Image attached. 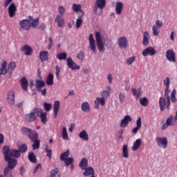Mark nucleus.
<instances>
[{
  "label": "nucleus",
  "instance_id": "obj_1",
  "mask_svg": "<svg viewBox=\"0 0 177 177\" xmlns=\"http://www.w3.org/2000/svg\"><path fill=\"white\" fill-rule=\"evenodd\" d=\"M104 8H106V0H96L93 6V13L100 16Z\"/></svg>",
  "mask_w": 177,
  "mask_h": 177
},
{
  "label": "nucleus",
  "instance_id": "obj_2",
  "mask_svg": "<svg viewBox=\"0 0 177 177\" xmlns=\"http://www.w3.org/2000/svg\"><path fill=\"white\" fill-rule=\"evenodd\" d=\"M21 133L24 135V136H28L29 139H34V137L35 138L38 133L35 130H31L26 127H22L21 128Z\"/></svg>",
  "mask_w": 177,
  "mask_h": 177
},
{
  "label": "nucleus",
  "instance_id": "obj_3",
  "mask_svg": "<svg viewBox=\"0 0 177 177\" xmlns=\"http://www.w3.org/2000/svg\"><path fill=\"white\" fill-rule=\"evenodd\" d=\"M171 106V100L167 99L164 97H160L159 99V107L160 111H164L165 109L169 110V107Z\"/></svg>",
  "mask_w": 177,
  "mask_h": 177
},
{
  "label": "nucleus",
  "instance_id": "obj_4",
  "mask_svg": "<svg viewBox=\"0 0 177 177\" xmlns=\"http://www.w3.org/2000/svg\"><path fill=\"white\" fill-rule=\"evenodd\" d=\"M95 41L99 52H104V44H103L100 32H95Z\"/></svg>",
  "mask_w": 177,
  "mask_h": 177
},
{
  "label": "nucleus",
  "instance_id": "obj_5",
  "mask_svg": "<svg viewBox=\"0 0 177 177\" xmlns=\"http://www.w3.org/2000/svg\"><path fill=\"white\" fill-rule=\"evenodd\" d=\"M35 85L37 91L39 92V93H41L42 96H46L47 93L46 88L42 90L44 86H45V82L41 80H37Z\"/></svg>",
  "mask_w": 177,
  "mask_h": 177
},
{
  "label": "nucleus",
  "instance_id": "obj_6",
  "mask_svg": "<svg viewBox=\"0 0 177 177\" xmlns=\"http://www.w3.org/2000/svg\"><path fill=\"white\" fill-rule=\"evenodd\" d=\"M118 46L120 49H127L128 47V39L123 36L118 39Z\"/></svg>",
  "mask_w": 177,
  "mask_h": 177
},
{
  "label": "nucleus",
  "instance_id": "obj_7",
  "mask_svg": "<svg viewBox=\"0 0 177 177\" xmlns=\"http://www.w3.org/2000/svg\"><path fill=\"white\" fill-rule=\"evenodd\" d=\"M156 143L159 147L162 149H167V146H168V140L165 137H158L156 138Z\"/></svg>",
  "mask_w": 177,
  "mask_h": 177
},
{
  "label": "nucleus",
  "instance_id": "obj_8",
  "mask_svg": "<svg viewBox=\"0 0 177 177\" xmlns=\"http://www.w3.org/2000/svg\"><path fill=\"white\" fill-rule=\"evenodd\" d=\"M166 59L171 63H175L176 62V55L175 51L172 49H169L166 52Z\"/></svg>",
  "mask_w": 177,
  "mask_h": 177
},
{
  "label": "nucleus",
  "instance_id": "obj_9",
  "mask_svg": "<svg viewBox=\"0 0 177 177\" xmlns=\"http://www.w3.org/2000/svg\"><path fill=\"white\" fill-rule=\"evenodd\" d=\"M157 54V50L153 47H148L142 50V55L145 57L146 56H154Z\"/></svg>",
  "mask_w": 177,
  "mask_h": 177
},
{
  "label": "nucleus",
  "instance_id": "obj_10",
  "mask_svg": "<svg viewBox=\"0 0 177 177\" xmlns=\"http://www.w3.org/2000/svg\"><path fill=\"white\" fill-rule=\"evenodd\" d=\"M66 64L68 68H71V70H80V68H81V66L75 64L71 57H68L66 59Z\"/></svg>",
  "mask_w": 177,
  "mask_h": 177
},
{
  "label": "nucleus",
  "instance_id": "obj_11",
  "mask_svg": "<svg viewBox=\"0 0 177 177\" xmlns=\"http://www.w3.org/2000/svg\"><path fill=\"white\" fill-rule=\"evenodd\" d=\"M19 26L22 30H25V31H28L30 28H31V22L28 19H23L20 21Z\"/></svg>",
  "mask_w": 177,
  "mask_h": 177
},
{
  "label": "nucleus",
  "instance_id": "obj_12",
  "mask_svg": "<svg viewBox=\"0 0 177 177\" xmlns=\"http://www.w3.org/2000/svg\"><path fill=\"white\" fill-rule=\"evenodd\" d=\"M88 42H89V46H90L92 52H93V53H96V52H97V50H96V43L95 41V38H93V34L89 35Z\"/></svg>",
  "mask_w": 177,
  "mask_h": 177
},
{
  "label": "nucleus",
  "instance_id": "obj_13",
  "mask_svg": "<svg viewBox=\"0 0 177 177\" xmlns=\"http://www.w3.org/2000/svg\"><path fill=\"white\" fill-rule=\"evenodd\" d=\"M25 118L28 122H34V121H35V120L37 119L35 111H34V109L32 110V111L30 113L26 115Z\"/></svg>",
  "mask_w": 177,
  "mask_h": 177
},
{
  "label": "nucleus",
  "instance_id": "obj_14",
  "mask_svg": "<svg viewBox=\"0 0 177 177\" xmlns=\"http://www.w3.org/2000/svg\"><path fill=\"white\" fill-rule=\"evenodd\" d=\"M31 142H33L32 144V150H37L39 149V146L41 145V140L38 139V133L36 136H33V139H30Z\"/></svg>",
  "mask_w": 177,
  "mask_h": 177
},
{
  "label": "nucleus",
  "instance_id": "obj_15",
  "mask_svg": "<svg viewBox=\"0 0 177 177\" xmlns=\"http://www.w3.org/2000/svg\"><path fill=\"white\" fill-rule=\"evenodd\" d=\"M6 162L8 163L7 168L10 169H14V168L17 165V160L12 158L10 156L8 157V159L5 160Z\"/></svg>",
  "mask_w": 177,
  "mask_h": 177
},
{
  "label": "nucleus",
  "instance_id": "obj_16",
  "mask_svg": "<svg viewBox=\"0 0 177 177\" xmlns=\"http://www.w3.org/2000/svg\"><path fill=\"white\" fill-rule=\"evenodd\" d=\"M15 91H10V92L8 93L7 102L8 104H10L11 106H13V104H15Z\"/></svg>",
  "mask_w": 177,
  "mask_h": 177
},
{
  "label": "nucleus",
  "instance_id": "obj_17",
  "mask_svg": "<svg viewBox=\"0 0 177 177\" xmlns=\"http://www.w3.org/2000/svg\"><path fill=\"white\" fill-rule=\"evenodd\" d=\"M17 11V7L15 5V3H12L8 7V14L10 17H15L16 12Z\"/></svg>",
  "mask_w": 177,
  "mask_h": 177
},
{
  "label": "nucleus",
  "instance_id": "obj_18",
  "mask_svg": "<svg viewBox=\"0 0 177 177\" xmlns=\"http://www.w3.org/2000/svg\"><path fill=\"white\" fill-rule=\"evenodd\" d=\"M21 52H24L26 56H31L32 55V48L29 45L25 44L21 48Z\"/></svg>",
  "mask_w": 177,
  "mask_h": 177
},
{
  "label": "nucleus",
  "instance_id": "obj_19",
  "mask_svg": "<svg viewBox=\"0 0 177 177\" xmlns=\"http://www.w3.org/2000/svg\"><path fill=\"white\" fill-rule=\"evenodd\" d=\"M124 9V3L119 1L117 2L115 6V12L116 15H121L122 13V10Z\"/></svg>",
  "mask_w": 177,
  "mask_h": 177
},
{
  "label": "nucleus",
  "instance_id": "obj_20",
  "mask_svg": "<svg viewBox=\"0 0 177 177\" xmlns=\"http://www.w3.org/2000/svg\"><path fill=\"white\" fill-rule=\"evenodd\" d=\"M99 104L104 106V104H106V99L103 98L102 97H97L94 102L95 109H99Z\"/></svg>",
  "mask_w": 177,
  "mask_h": 177
},
{
  "label": "nucleus",
  "instance_id": "obj_21",
  "mask_svg": "<svg viewBox=\"0 0 177 177\" xmlns=\"http://www.w3.org/2000/svg\"><path fill=\"white\" fill-rule=\"evenodd\" d=\"M131 121H132V118H131V116L125 115L120 122L121 128H125V127H127L129 122H131Z\"/></svg>",
  "mask_w": 177,
  "mask_h": 177
},
{
  "label": "nucleus",
  "instance_id": "obj_22",
  "mask_svg": "<svg viewBox=\"0 0 177 177\" xmlns=\"http://www.w3.org/2000/svg\"><path fill=\"white\" fill-rule=\"evenodd\" d=\"M39 59L41 63H44V62H48V60H49V52L41 51L39 53Z\"/></svg>",
  "mask_w": 177,
  "mask_h": 177
},
{
  "label": "nucleus",
  "instance_id": "obj_23",
  "mask_svg": "<svg viewBox=\"0 0 177 177\" xmlns=\"http://www.w3.org/2000/svg\"><path fill=\"white\" fill-rule=\"evenodd\" d=\"M8 63L3 61L0 67V75H6L8 74V68H6Z\"/></svg>",
  "mask_w": 177,
  "mask_h": 177
},
{
  "label": "nucleus",
  "instance_id": "obj_24",
  "mask_svg": "<svg viewBox=\"0 0 177 177\" xmlns=\"http://www.w3.org/2000/svg\"><path fill=\"white\" fill-rule=\"evenodd\" d=\"M59 109H60V102L55 101L53 104V112H54L55 118H57V113H59Z\"/></svg>",
  "mask_w": 177,
  "mask_h": 177
},
{
  "label": "nucleus",
  "instance_id": "obj_25",
  "mask_svg": "<svg viewBox=\"0 0 177 177\" xmlns=\"http://www.w3.org/2000/svg\"><path fill=\"white\" fill-rule=\"evenodd\" d=\"M21 86L24 91H28V80L26 77H24L20 80Z\"/></svg>",
  "mask_w": 177,
  "mask_h": 177
},
{
  "label": "nucleus",
  "instance_id": "obj_26",
  "mask_svg": "<svg viewBox=\"0 0 177 177\" xmlns=\"http://www.w3.org/2000/svg\"><path fill=\"white\" fill-rule=\"evenodd\" d=\"M55 21L57 23L58 27H63L64 26V19L60 15L56 17Z\"/></svg>",
  "mask_w": 177,
  "mask_h": 177
},
{
  "label": "nucleus",
  "instance_id": "obj_27",
  "mask_svg": "<svg viewBox=\"0 0 177 177\" xmlns=\"http://www.w3.org/2000/svg\"><path fill=\"white\" fill-rule=\"evenodd\" d=\"M142 128V118H138L136 120V127L133 129V133H138V129Z\"/></svg>",
  "mask_w": 177,
  "mask_h": 177
},
{
  "label": "nucleus",
  "instance_id": "obj_28",
  "mask_svg": "<svg viewBox=\"0 0 177 177\" xmlns=\"http://www.w3.org/2000/svg\"><path fill=\"white\" fill-rule=\"evenodd\" d=\"M10 153V148H9V146H4L3 147V153L4 155V160L9 159Z\"/></svg>",
  "mask_w": 177,
  "mask_h": 177
},
{
  "label": "nucleus",
  "instance_id": "obj_29",
  "mask_svg": "<svg viewBox=\"0 0 177 177\" xmlns=\"http://www.w3.org/2000/svg\"><path fill=\"white\" fill-rule=\"evenodd\" d=\"M62 174L59 171L58 168H55L52 169L50 172V177H61Z\"/></svg>",
  "mask_w": 177,
  "mask_h": 177
},
{
  "label": "nucleus",
  "instance_id": "obj_30",
  "mask_svg": "<svg viewBox=\"0 0 177 177\" xmlns=\"http://www.w3.org/2000/svg\"><path fill=\"white\" fill-rule=\"evenodd\" d=\"M79 167L82 170L86 169V168H88V159H86V158H83L79 164Z\"/></svg>",
  "mask_w": 177,
  "mask_h": 177
},
{
  "label": "nucleus",
  "instance_id": "obj_31",
  "mask_svg": "<svg viewBox=\"0 0 177 177\" xmlns=\"http://www.w3.org/2000/svg\"><path fill=\"white\" fill-rule=\"evenodd\" d=\"M9 154L10 157H14V158H19L21 156V153L17 149H11Z\"/></svg>",
  "mask_w": 177,
  "mask_h": 177
},
{
  "label": "nucleus",
  "instance_id": "obj_32",
  "mask_svg": "<svg viewBox=\"0 0 177 177\" xmlns=\"http://www.w3.org/2000/svg\"><path fill=\"white\" fill-rule=\"evenodd\" d=\"M14 70H16V62H11L8 66V71L10 74V77H12V73H13Z\"/></svg>",
  "mask_w": 177,
  "mask_h": 177
},
{
  "label": "nucleus",
  "instance_id": "obj_33",
  "mask_svg": "<svg viewBox=\"0 0 177 177\" xmlns=\"http://www.w3.org/2000/svg\"><path fill=\"white\" fill-rule=\"evenodd\" d=\"M149 32L145 31L143 33V40H142V45H144V46H147V45H149Z\"/></svg>",
  "mask_w": 177,
  "mask_h": 177
},
{
  "label": "nucleus",
  "instance_id": "obj_34",
  "mask_svg": "<svg viewBox=\"0 0 177 177\" xmlns=\"http://www.w3.org/2000/svg\"><path fill=\"white\" fill-rule=\"evenodd\" d=\"M142 145V140L140 138L137 139L134 142L133 145L132 147L133 151H136L139 147H140V145Z\"/></svg>",
  "mask_w": 177,
  "mask_h": 177
},
{
  "label": "nucleus",
  "instance_id": "obj_35",
  "mask_svg": "<svg viewBox=\"0 0 177 177\" xmlns=\"http://www.w3.org/2000/svg\"><path fill=\"white\" fill-rule=\"evenodd\" d=\"M79 137L80 139H82L83 140H89V136L88 135V133L85 130H82L79 133Z\"/></svg>",
  "mask_w": 177,
  "mask_h": 177
},
{
  "label": "nucleus",
  "instance_id": "obj_36",
  "mask_svg": "<svg viewBox=\"0 0 177 177\" xmlns=\"http://www.w3.org/2000/svg\"><path fill=\"white\" fill-rule=\"evenodd\" d=\"M131 92H132L133 96H136V100H138L139 99V97H140V95L142 93V90L140 88H139L138 90H136V88H133L131 89Z\"/></svg>",
  "mask_w": 177,
  "mask_h": 177
},
{
  "label": "nucleus",
  "instance_id": "obj_37",
  "mask_svg": "<svg viewBox=\"0 0 177 177\" xmlns=\"http://www.w3.org/2000/svg\"><path fill=\"white\" fill-rule=\"evenodd\" d=\"M53 78H54L53 74L50 73L46 77V85H48V86L53 85L54 84Z\"/></svg>",
  "mask_w": 177,
  "mask_h": 177
},
{
  "label": "nucleus",
  "instance_id": "obj_38",
  "mask_svg": "<svg viewBox=\"0 0 177 177\" xmlns=\"http://www.w3.org/2000/svg\"><path fill=\"white\" fill-rule=\"evenodd\" d=\"M140 104L143 107H147L149 106V100L146 97H143L139 99Z\"/></svg>",
  "mask_w": 177,
  "mask_h": 177
},
{
  "label": "nucleus",
  "instance_id": "obj_39",
  "mask_svg": "<svg viewBox=\"0 0 177 177\" xmlns=\"http://www.w3.org/2000/svg\"><path fill=\"white\" fill-rule=\"evenodd\" d=\"M84 17V12L80 11L79 19L76 21V28H80L82 24V17Z\"/></svg>",
  "mask_w": 177,
  "mask_h": 177
},
{
  "label": "nucleus",
  "instance_id": "obj_40",
  "mask_svg": "<svg viewBox=\"0 0 177 177\" xmlns=\"http://www.w3.org/2000/svg\"><path fill=\"white\" fill-rule=\"evenodd\" d=\"M122 157L128 158L129 157V152L128 151V145H125L122 147Z\"/></svg>",
  "mask_w": 177,
  "mask_h": 177
},
{
  "label": "nucleus",
  "instance_id": "obj_41",
  "mask_svg": "<svg viewBox=\"0 0 177 177\" xmlns=\"http://www.w3.org/2000/svg\"><path fill=\"white\" fill-rule=\"evenodd\" d=\"M82 110L84 111V113H88V111H91V107L89 106V103L85 102L82 104Z\"/></svg>",
  "mask_w": 177,
  "mask_h": 177
},
{
  "label": "nucleus",
  "instance_id": "obj_42",
  "mask_svg": "<svg viewBox=\"0 0 177 177\" xmlns=\"http://www.w3.org/2000/svg\"><path fill=\"white\" fill-rule=\"evenodd\" d=\"M4 177H13V172L9 167H5L4 168Z\"/></svg>",
  "mask_w": 177,
  "mask_h": 177
},
{
  "label": "nucleus",
  "instance_id": "obj_43",
  "mask_svg": "<svg viewBox=\"0 0 177 177\" xmlns=\"http://www.w3.org/2000/svg\"><path fill=\"white\" fill-rule=\"evenodd\" d=\"M28 160L30 162L35 164L37 162V157L34 155V152L31 151L28 154Z\"/></svg>",
  "mask_w": 177,
  "mask_h": 177
},
{
  "label": "nucleus",
  "instance_id": "obj_44",
  "mask_svg": "<svg viewBox=\"0 0 177 177\" xmlns=\"http://www.w3.org/2000/svg\"><path fill=\"white\" fill-rule=\"evenodd\" d=\"M70 156V151L67 149L66 152H64L60 156V160L61 161H64L65 160H67V157Z\"/></svg>",
  "mask_w": 177,
  "mask_h": 177
},
{
  "label": "nucleus",
  "instance_id": "obj_45",
  "mask_svg": "<svg viewBox=\"0 0 177 177\" xmlns=\"http://www.w3.org/2000/svg\"><path fill=\"white\" fill-rule=\"evenodd\" d=\"M56 57L57 59H58V60H66V59H67V53H58Z\"/></svg>",
  "mask_w": 177,
  "mask_h": 177
},
{
  "label": "nucleus",
  "instance_id": "obj_46",
  "mask_svg": "<svg viewBox=\"0 0 177 177\" xmlns=\"http://www.w3.org/2000/svg\"><path fill=\"white\" fill-rule=\"evenodd\" d=\"M171 100L172 103H176V89H174L171 93Z\"/></svg>",
  "mask_w": 177,
  "mask_h": 177
},
{
  "label": "nucleus",
  "instance_id": "obj_47",
  "mask_svg": "<svg viewBox=\"0 0 177 177\" xmlns=\"http://www.w3.org/2000/svg\"><path fill=\"white\" fill-rule=\"evenodd\" d=\"M101 96L102 98L105 99L106 100L107 98L110 97V91H108L106 90H104L101 92Z\"/></svg>",
  "mask_w": 177,
  "mask_h": 177
},
{
  "label": "nucleus",
  "instance_id": "obj_48",
  "mask_svg": "<svg viewBox=\"0 0 177 177\" xmlns=\"http://www.w3.org/2000/svg\"><path fill=\"white\" fill-rule=\"evenodd\" d=\"M62 139L64 140H68V134L67 133V129L66 127H63L62 129Z\"/></svg>",
  "mask_w": 177,
  "mask_h": 177
},
{
  "label": "nucleus",
  "instance_id": "obj_49",
  "mask_svg": "<svg viewBox=\"0 0 177 177\" xmlns=\"http://www.w3.org/2000/svg\"><path fill=\"white\" fill-rule=\"evenodd\" d=\"M33 111H35V115L37 114L38 117H40L43 115V114H45V113H44V111H42V109H41L40 108L35 107L33 109Z\"/></svg>",
  "mask_w": 177,
  "mask_h": 177
},
{
  "label": "nucleus",
  "instance_id": "obj_50",
  "mask_svg": "<svg viewBox=\"0 0 177 177\" xmlns=\"http://www.w3.org/2000/svg\"><path fill=\"white\" fill-rule=\"evenodd\" d=\"M28 150V147H27V145L26 144H22L19 148V151L21 153H26V151H27Z\"/></svg>",
  "mask_w": 177,
  "mask_h": 177
},
{
  "label": "nucleus",
  "instance_id": "obj_51",
  "mask_svg": "<svg viewBox=\"0 0 177 177\" xmlns=\"http://www.w3.org/2000/svg\"><path fill=\"white\" fill-rule=\"evenodd\" d=\"M73 9L74 12H82V10H81V5H80V4L73 3Z\"/></svg>",
  "mask_w": 177,
  "mask_h": 177
},
{
  "label": "nucleus",
  "instance_id": "obj_52",
  "mask_svg": "<svg viewBox=\"0 0 177 177\" xmlns=\"http://www.w3.org/2000/svg\"><path fill=\"white\" fill-rule=\"evenodd\" d=\"M44 109L46 111H50L52 110V104L45 102L44 104Z\"/></svg>",
  "mask_w": 177,
  "mask_h": 177
},
{
  "label": "nucleus",
  "instance_id": "obj_53",
  "mask_svg": "<svg viewBox=\"0 0 177 177\" xmlns=\"http://www.w3.org/2000/svg\"><path fill=\"white\" fill-rule=\"evenodd\" d=\"M39 24V18H37L32 21V23H30V27L32 26L33 28H35Z\"/></svg>",
  "mask_w": 177,
  "mask_h": 177
},
{
  "label": "nucleus",
  "instance_id": "obj_54",
  "mask_svg": "<svg viewBox=\"0 0 177 177\" xmlns=\"http://www.w3.org/2000/svg\"><path fill=\"white\" fill-rule=\"evenodd\" d=\"M169 92H170L169 88H165L163 97L171 100V96L169 95Z\"/></svg>",
  "mask_w": 177,
  "mask_h": 177
},
{
  "label": "nucleus",
  "instance_id": "obj_55",
  "mask_svg": "<svg viewBox=\"0 0 177 177\" xmlns=\"http://www.w3.org/2000/svg\"><path fill=\"white\" fill-rule=\"evenodd\" d=\"M66 165L68 167V165H71L73 162H74V159L73 158H68L65 160H64Z\"/></svg>",
  "mask_w": 177,
  "mask_h": 177
},
{
  "label": "nucleus",
  "instance_id": "obj_56",
  "mask_svg": "<svg viewBox=\"0 0 177 177\" xmlns=\"http://www.w3.org/2000/svg\"><path fill=\"white\" fill-rule=\"evenodd\" d=\"M152 31L154 37H157L158 34H160V30H158V28H157L156 25L153 26Z\"/></svg>",
  "mask_w": 177,
  "mask_h": 177
},
{
  "label": "nucleus",
  "instance_id": "obj_57",
  "mask_svg": "<svg viewBox=\"0 0 177 177\" xmlns=\"http://www.w3.org/2000/svg\"><path fill=\"white\" fill-rule=\"evenodd\" d=\"M41 119V121L43 124H46L48 122V118H46V113H44V114L41 115V116L39 117Z\"/></svg>",
  "mask_w": 177,
  "mask_h": 177
},
{
  "label": "nucleus",
  "instance_id": "obj_58",
  "mask_svg": "<svg viewBox=\"0 0 177 177\" xmlns=\"http://www.w3.org/2000/svg\"><path fill=\"white\" fill-rule=\"evenodd\" d=\"M135 59L136 57H131L129 59H127V66H131V64H132V63H133V62H135Z\"/></svg>",
  "mask_w": 177,
  "mask_h": 177
},
{
  "label": "nucleus",
  "instance_id": "obj_59",
  "mask_svg": "<svg viewBox=\"0 0 177 177\" xmlns=\"http://www.w3.org/2000/svg\"><path fill=\"white\" fill-rule=\"evenodd\" d=\"M174 120V116L170 115V117L169 118H167V120H166V124L169 126L171 127V125H172V121Z\"/></svg>",
  "mask_w": 177,
  "mask_h": 177
},
{
  "label": "nucleus",
  "instance_id": "obj_60",
  "mask_svg": "<svg viewBox=\"0 0 177 177\" xmlns=\"http://www.w3.org/2000/svg\"><path fill=\"white\" fill-rule=\"evenodd\" d=\"M55 71H56L55 75H56L57 80H59V75H60V72H61L60 66L57 65L55 66Z\"/></svg>",
  "mask_w": 177,
  "mask_h": 177
},
{
  "label": "nucleus",
  "instance_id": "obj_61",
  "mask_svg": "<svg viewBox=\"0 0 177 177\" xmlns=\"http://www.w3.org/2000/svg\"><path fill=\"white\" fill-rule=\"evenodd\" d=\"M77 59H80V60H84V57H85V53L81 51L80 53L77 54Z\"/></svg>",
  "mask_w": 177,
  "mask_h": 177
},
{
  "label": "nucleus",
  "instance_id": "obj_62",
  "mask_svg": "<svg viewBox=\"0 0 177 177\" xmlns=\"http://www.w3.org/2000/svg\"><path fill=\"white\" fill-rule=\"evenodd\" d=\"M66 12V8L63 7L62 6H60L58 7V12L59 15H64V12Z\"/></svg>",
  "mask_w": 177,
  "mask_h": 177
},
{
  "label": "nucleus",
  "instance_id": "obj_63",
  "mask_svg": "<svg viewBox=\"0 0 177 177\" xmlns=\"http://www.w3.org/2000/svg\"><path fill=\"white\" fill-rule=\"evenodd\" d=\"M119 99H120V103H124V102H125V95H124V93H120Z\"/></svg>",
  "mask_w": 177,
  "mask_h": 177
},
{
  "label": "nucleus",
  "instance_id": "obj_64",
  "mask_svg": "<svg viewBox=\"0 0 177 177\" xmlns=\"http://www.w3.org/2000/svg\"><path fill=\"white\" fill-rule=\"evenodd\" d=\"M155 26L157 27V28H161V27H162V21L160 20L156 21Z\"/></svg>",
  "mask_w": 177,
  "mask_h": 177
}]
</instances>
